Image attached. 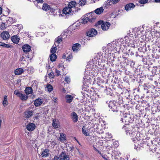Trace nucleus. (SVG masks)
<instances>
[{
  "instance_id": "nucleus-1",
  "label": "nucleus",
  "mask_w": 160,
  "mask_h": 160,
  "mask_svg": "<svg viewBox=\"0 0 160 160\" xmlns=\"http://www.w3.org/2000/svg\"><path fill=\"white\" fill-rule=\"evenodd\" d=\"M97 16L93 12L88 13L85 15L83 18L80 20L79 23L81 22L83 24H86L88 22H93L95 21Z\"/></svg>"
},
{
  "instance_id": "nucleus-2",
  "label": "nucleus",
  "mask_w": 160,
  "mask_h": 160,
  "mask_svg": "<svg viewBox=\"0 0 160 160\" xmlns=\"http://www.w3.org/2000/svg\"><path fill=\"white\" fill-rule=\"evenodd\" d=\"M100 59H98L97 57H95L92 59V60L88 62L90 68L93 71L96 70L98 66L99 65V62Z\"/></svg>"
},
{
  "instance_id": "nucleus-3",
  "label": "nucleus",
  "mask_w": 160,
  "mask_h": 160,
  "mask_svg": "<svg viewBox=\"0 0 160 160\" xmlns=\"http://www.w3.org/2000/svg\"><path fill=\"white\" fill-rule=\"evenodd\" d=\"M108 107L110 108V110L113 112H117L119 110L120 105L114 101H110L108 104Z\"/></svg>"
},
{
  "instance_id": "nucleus-4",
  "label": "nucleus",
  "mask_w": 160,
  "mask_h": 160,
  "mask_svg": "<svg viewBox=\"0 0 160 160\" xmlns=\"http://www.w3.org/2000/svg\"><path fill=\"white\" fill-rule=\"evenodd\" d=\"M116 45L113 44H109L107 45V48L106 49L105 51V54L108 53V55L109 54H110L111 53L113 52H115L117 50L116 48Z\"/></svg>"
},
{
  "instance_id": "nucleus-5",
  "label": "nucleus",
  "mask_w": 160,
  "mask_h": 160,
  "mask_svg": "<svg viewBox=\"0 0 160 160\" xmlns=\"http://www.w3.org/2000/svg\"><path fill=\"white\" fill-rule=\"evenodd\" d=\"M122 122H125L126 124H128L129 123H132L133 121V118L129 114L124 115L123 117L122 118Z\"/></svg>"
},
{
  "instance_id": "nucleus-6",
  "label": "nucleus",
  "mask_w": 160,
  "mask_h": 160,
  "mask_svg": "<svg viewBox=\"0 0 160 160\" xmlns=\"http://www.w3.org/2000/svg\"><path fill=\"white\" fill-rule=\"evenodd\" d=\"M122 129L125 131L127 135H129L132 138L135 137L136 135V132L134 129H133L131 131H130L126 126H123Z\"/></svg>"
},
{
  "instance_id": "nucleus-7",
  "label": "nucleus",
  "mask_w": 160,
  "mask_h": 160,
  "mask_svg": "<svg viewBox=\"0 0 160 160\" xmlns=\"http://www.w3.org/2000/svg\"><path fill=\"white\" fill-rule=\"evenodd\" d=\"M69 158L64 152H62L59 156H55L53 160H69Z\"/></svg>"
},
{
  "instance_id": "nucleus-8",
  "label": "nucleus",
  "mask_w": 160,
  "mask_h": 160,
  "mask_svg": "<svg viewBox=\"0 0 160 160\" xmlns=\"http://www.w3.org/2000/svg\"><path fill=\"white\" fill-rule=\"evenodd\" d=\"M56 7H52L51 6H50L47 4H44L43 5L42 9L45 11H49L52 13H54L56 11Z\"/></svg>"
},
{
  "instance_id": "nucleus-9",
  "label": "nucleus",
  "mask_w": 160,
  "mask_h": 160,
  "mask_svg": "<svg viewBox=\"0 0 160 160\" xmlns=\"http://www.w3.org/2000/svg\"><path fill=\"white\" fill-rule=\"evenodd\" d=\"M68 7H70L72 10V12H76L78 10H80V8L78 9L76 7V2L75 1H71L69 2L68 5Z\"/></svg>"
},
{
  "instance_id": "nucleus-10",
  "label": "nucleus",
  "mask_w": 160,
  "mask_h": 160,
  "mask_svg": "<svg viewBox=\"0 0 160 160\" xmlns=\"http://www.w3.org/2000/svg\"><path fill=\"white\" fill-rule=\"evenodd\" d=\"M97 34V31L94 28H92L89 29L87 32V35L91 37H94Z\"/></svg>"
},
{
  "instance_id": "nucleus-11",
  "label": "nucleus",
  "mask_w": 160,
  "mask_h": 160,
  "mask_svg": "<svg viewBox=\"0 0 160 160\" xmlns=\"http://www.w3.org/2000/svg\"><path fill=\"white\" fill-rule=\"evenodd\" d=\"M111 25L110 22H102L101 27L102 30L104 31L107 30Z\"/></svg>"
},
{
  "instance_id": "nucleus-12",
  "label": "nucleus",
  "mask_w": 160,
  "mask_h": 160,
  "mask_svg": "<svg viewBox=\"0 0 160 160\" xmlns=\"http://www.w3.org/2000/svg\"><path fill=\"white\" fill-rule=\"evenodd\" d=\"M63 13L65 14H70L73 15L74 13V12H72V9L68 6L64 8L63 10Z\"/></svg>"
},
{
  "instance_id": "nucleus-13",
  "label": "nucleus",
  "mask_w": 160,
  "mask_h": 160,
  "mask_svg": "<svg viewBox=\"0 0 160 160\" xmlns=\"http://www.w3.org/2000/svg\"><path fill=\"white\" fill-rule=\"evenodd\" d=\"M133 35L132 34H129L125 37L123 40L124 41L125 43L128 45L131 42L132 39Z\"/></svg>"
},
{
  "instance_id": "nucleus-14",
  "label": "nucleus",
  "mask_w": 160,
  "mask_h": 160,
  "mask_svg": "<svg viewBox=\"0 0 160 160\" xmlns=\"http://www.w3.org/2000/svg\"><path fill=\"white\" fill-rule=\"evenodd\" d=\"M135 6V5L132 3H130L127 4L125 6V9L127 11L133 9Z\"/></svg>"
},
{
  "instance_id": "nucleus-15",
  "label": "nucleus",
  "mask_w": 160,
  "mask_h": 160,
  "mask_svg": "<svg viewBox=\"0 0 160 160\" xmlns=\"http://www.w3.org/2000/svg\"><path fill=\"white\" fill-rule=\"evenodd\" d=\"M1 37L3 40H7L10 37V35L8 32H3L1 34Z\"/></svg>"
},
{
  "instance_id": "nucleus-16",
  "label": "nucleus",
  "mask_w": 160,
  "mask_h": 160,
  "mask_svg": "<svg viewBox=\"0 0 160 160\" xmlns=\"http://www.w3.org/2000/svg\"><path fill=\"white\" fill-rule=\"evenodd\" d=\"M81 45L79 43H76L73 44L72 47V49L73 52H77L81 48Z\"/></svg>"
},
{
  "instance_id": "nucleus-17",
  "label": "nucleus",
  "mask_w": 160,
  "mask_h": 160,
  "mask_svg": "<svg viewBox=\"0 0 160 160\" xmlns=\"http://www.w3.org/2000/svg\"><path fill=\"white\" fill-rule=\"evenodd\" d=\"M52 125L55 129L59 128L60 127L59 121L56 119H53L52 120Z\"/></svg>"
},
{
  "instance_id": "nucleus-18",
  "label": "nucleus",
  "mask_w": 160,
  "mask_h": 160,
  "mask_svg": "<svg viewBox=\"0 0 160 160\" xmlns=\"http://www.w3.org/2000/svg\"><path fill=\"white\" fill-rule=\"evenodd\" d=\"M33 115V112L32 111L28 110L24 112V117L28 118L32 117Z\"/></svg>"
},
{
  "instance_id": "nucleus-19",
  "label": "nucleus",
  "mask_w": 160,
  "mask_h": 160,
  "mask_svg": "<svg viewBox=\"0 0 160 160\" xmlns=\"http://www.w3.org/2000/svg\"><path fill=\"white\" fill-rule=\"evenodd\" d=\"M35 128V125L33 123H29L27 126L26 128L29 131H33Z\"/></svg>"
},
{
  "instance_id": "nucleus-20",
  "label": "nucleus",
  "mask_w": 160,
  "mask_h": 160,
  "mask_svg": "<svg viewBox=\"0 0 160 160\" xmlns=\"http://www.w3.org/2000/svg\"><path fill=\"white\" fill-rule=\"evenodd\" d=\"M71 116L73 122H77L78 120L77 114L75 112H73L71 114Z\"/></svg>"
},
{
  "instance_id": "nucleus-21",
  "label": "nucleus",
  "mask_w": 160,
  "mask_h": 160,
  "mask_svg": "<svg viewBox=\"0 0 160 160\" xmlns=\"http://www.w3.org/2000/svg\"><path fill=\"white\" fill-rule=\"evenodd\" d=\"M23 51L25 52H29L31 50V48L30 46L28 44L24 45L22 48Z\"/></svg>"
},
{
  "instance_id": "nucleus-22",
  "label": "nucleus",
  "mask_w": 160,
  "mask_h": 160,
  "mask_svg": "<svg viewBox=\"0 0 160 160\" xmlns=\"http://www.w3.org/2000/svg\"><path fill=\"white\" fill-rule=\"evenodd\" d=\"M104 11V9L103 7H101L100 8L96 9L95 11L94 12H93L96 15L97 14H100L102 13ZM96 16L97 15H96Z\"/></svg>"
},
{
  "instance_id": "nucleus-23",
  "label": "nucleus",
  "mask_w": 160,
  "mask_h": 160,
  "mask_svg": "<svg viewBox=\"0 0 160 160\" xmlns=\"http://www.w3.org/2000/svg\"><path fill=\"white\" fill-rule=\"evenodd\" d=\"M65 99L66 100V102L68 103H70L71 102L73 98V97L70 95H67L65 96Z\"/></svg>"
},
{
  "instance_id": "nucleus-24",
  "label": "nucleus",
  "mask_w": 160,
  "mask_h": 160,
  "mask_svg": "<svg viewBox=\"0 0 160 160\" xmlns=\"http://www.w3.org/2000/svg\"><path fill=\"white\" fill-rule=\"evenodd\" d=\"M49 151L48 149H46L42 152L41 155L43 157H47L48 156Z\"/></svg>"
},
{
  "instance_id": "nucleus-25",
  "label": "nucleus",
  "mask_w": 160,
  "mask_h": 160,
  "mask_svg": "<svg viewBox=\"0 0 160 160\" xmlns=\"http://www.w3.org/2000/svg\"><path fill=\"white\" fill-rule=\"evenodd\" d=\"M42 103V99L38 98L36 99L34 102V104L35 106H39Z\"/></svg>"
},
{
  "instance_id": "nucleus-26",
  "label": "nucleus",
  "mask_w": 160,
  "mask_h": 160,
  "mask_svg": "<svg viewBox=\"0 0 160 160\" xmlns=\"http://www.w3.org/2000/svg\"><path fill=\"white\" fill-rule=\"evenodd\" d=\"M18 97L22 101H26L28 98L27 95L22 94L21 93H20Z\"/></svg>"
},
{
  "instance_id": "nucleus-27",
  "label": "nucleus",
  "mask_w": 160,
  "mask_h": 160,
  "mask_svg": "<svg viewBox=\"0 0 160 160\" xmlns=\"http://www.w3.org/2000/svg\"><path fill=\"white\" fill-rule=\"evenodd\" d=\"M25 92L27 95L31 94L32 92V88L31 87L26 88L25 90Z\"/></svg>"
},
{
  "instance_id": "nucleus-28",
  "label": "nucleus",
  "mask_w": 160,
  "mask_h": 160,
  "mask_svg": "<svg viewBox=\"0 0 160 160\" xmlns=\"http://www.w3.org/2000/svg\"><path fill=\"white\" fill-rule=\"evenodd\" d=\"M11 39L12 42L15 43H17L19 42V38L17 36H12Z\"/></svg>"
},
{
  "instance_id": "nucleus-29",
  "label": "nucleus",
  "mask_w": 160,
  "mask_h": 160,
  "mask_svg": "<svg viewBox=\"0 0 160 160\" xmlns=\"http://www.w3.org/2000/svg\"><path fill=\"white\" fill-rule=\"evenodd\" d=\"M94 130L96 131V132H97V133L101 134L103 133V131L102 129H99L97 125H95L94 126Z\"/></svg>"
},
{
  "instance_id": "nucleus-30",
  "label": "nucleus",
  "mask_w": 160,
  "mask_h": 160,
  "mask_svg": "<svg viewBox=\"0 0 160 160\" xmlns=\"http://www.w3.org/2000/svg\"><path fill=\"white\" fill-rule=\"evenodd\" d=\"M23 72V70L22 68H18L14 71V73L15 75H19L21 74Z\"/></svg>"
},
{
  "instance_id": "nucleus-31",
  "label": "nucleus",
  "mask_w": 160,
  "mask_h": 160,
  "mask_svg": "<svg viewBox=\"0 0 160 160\" xmlns=\"http://www.w3.org/2000/svg\"><path fill=\"white\" fill-rule=\"evenodd\" d=\"M62 37H61V36H59L57 38H56L55 39V42L58 44L60 43L62 41Z\"/></svg>"
},
{
  "instance_id": "nucleus-32",
  "label": "nucleus",
  "mask_w": 160,
  "mask_h": 160,
  "mask_svg": "<svg viewBox=\"0 0 160 160\" xmlns=\"http://www.w3.org/2000/svg\"><path fill=\"white\" fill-rule=\"evenodd\" d=\"M56 55L54 53H52L50 56V60L52 61H54L57 58Z\"/></svg>"
},
{
  "instance_id": "nucleus-33",
  "label": "nucleus",
  "mask_w": 160,
  "mask_h": 160,
  "mask_svg": "<svg viewBox=\"0 0 160 160\" xmlns=\"http://www.w3.org/2000/svg\"><path fill=\"white\" fill-rule=\"evenodd\" d=\"M3 105L5 107L8 104V98L7 96H5L4 97L3 101L2 103Z\"/></svg>"
},
{
  "instance_id": "nucleus-34",
  "label": "nucleus",
  "mask_w": 160,
  "mask_h": 160,
  "mask_svg": "<svg viewBox=\"0 0 160 160\" xmlns=\"http://www.w3.org/2000/svg\"><path fill=\"white\" fill-rule=\"evenodd\" d=\"M59 139L61 141L64 142L66 140L65 135L63 133H60Z\"/></svg>"
},
{
  "instance_id": "nucleus-35",
  "label": "nucleus",
  "mask_w": 160,
  "mask_h": 160,
  "mask_svg": "<svg viewBox=\"0 0 160 160\" xmlns=\"http://www.w3.org/2000/svg\"><path fill=\"white\" fill-rule=\"evenodd\" d=\"M82 132L83 133L85 136H88L89 135V133L88 132V129L86 128H85V127H83L82 128Z\"/></svg>"
},
{
  "instance_id": "nucleus-36",
  "label": "nucleus",
  "mask_w": 160,
  "mask_h": 160,
  "mask_svg": "<svg viewBox=\"0 0 160 160\" xmlns=\"http://www.w3.org/2000/svg\"><path fill=\"white\" fill-rule=\"evenodd\" d=\"M0 46H2L3 48H10L11 46L10 45L7 44L0 42Z\"/></svg>"
},
{
  "instance_id": "nucleus-37",
  "label": "nucleus",
  "mask_w": 160,
  "mask_h": 160,
  "mask_svg": "<svg viewBox=\"0 0 160 160\" xmlns=\"http://www.w3.org/2000/svg\"><path fill=\"white\" fill-rule=\"evenodd\" d=\"M80 23L79 24L78 23L77 24L78 25H77L76 23H75L74 24H73L72 26H71L69 28L70 29H71V31L72 30L73 31V30H75L76 28H78V27H79V26L80 25Z\"/></svg>"
},
{
  "instance_id": "nucleus-38",
  "label": "nucleus",
  "mask_w": 160,
  "mask_h": 160,
  "mask_svg": "<svg viewBox=\"0 0 160 160\" xmlns=\"http://www.w3.org/2000/svg\"><path fill=\"white\" fill-rule=\"evenodd\" d=\"M112 4L111 0H108L106 2L105 4V7L107 8H108L110 6H112Z\"/></svg>"
},
{
  "instance_id": "nucleus-39",
  "label": "nucleus",
  "mask_w": 160,
  "mask_h": 160,
  "mask_svg": "<svg viewBox=\"0 0 160 160\" xmlns=\"http://www.w3.org/2000/svg\"><path fill=\"white\" fill-rule=\"evenodd\" d=\"M86 3V0H79L78 3L79 5L81 6H84L85 5Z\"/></svg>"
},
{
  "instance_id": "nucleus-40",
  "label": "nucleus",
  "mask_w": 160,
  "mask_h": 160,
  "mask_svg": "<svg viewBox=\"0 0 160 160\" xmlns=\"http://www.w3.org/2000/svg\"><path fill=\"white\" fill-rule=\"evenodd\" d=\"M67 34L68 33L67 32H64L62 33L60 36L63 38L62 39H65L67 37Z\"/></svg>"
},
{
  "instance_id": "nucleus-41",
  "label": "nucleus",
  "mask_w": 160,
  "mask_h": 160,
  "mask_svg": "<svg viewBox=\"0 0 160 160\" xmlns=\"http://www.w3.org/2000/svg\"><path fill=\"white\" fill-rule=\"evenodd\" d=\"M58 69L61 70H62V71H64V66L63 65L62 63H60L58 65Z\"/></svg>"
},
{
  "instance_id": "nucleus-42",
  "label": "nucleus",
  "mask_w": 160,
  "mask_h": 160,
  "mask_svg": "<svg viewBox=\"0 0 160 160\" xmlns=\"http://www.w3.org/2000/svg\"><path fill=\"white\" fill-rule=\"evenodd\" d=\"M57 50L56 45H55V46H53L51 49V52L52 53H54Z\"/></svg>"
},
{
  "instance_id": "nucleus-43",
  "label": "nucleus",
  "mask_w": 160,
  "mask_h": 160,
  "mask_svg": "<svg viewBox=\"0 0 160 160\" xmlns=\"http://www.w3.org/2000/svg\"><path fill=\"white\" fill-rule=\"evenodd\" d=\"M47 87L48 91L49 92H51L53 89L52 86L50 84H48Z\"/></svg>"
},
{
  "instance_id": "nucleus-44",
  "label": "nucleus",
  "mask_w": 160,
  "mask_h": 160,
  "mask_svg": "<svg viewBox=\"0 0 160 160\" xmlns=\"http://www.w3.org/2000/svg\"><path fill=\"white\" fill-rule=\"evenodd\" d=\"M128 46H130L134 48L135 47V45H134V42L132 40L131 42L130 43L128 44L127 45Z\"/></svg>"
},
{
  "instance_id": "nucleus-45",
  "label": "nucleus",
  "mask_w": 160,
  "mask_h": 160,
  "mask_svg": "<svg viewBox=\"0 0 160 160\" xmlns=\"http://www.w3.org/2000/svg\"><path fill=\"white\" fill-rule=\"evenodd\" d=\"M148 0H139V2L141 4H144L147 3Z\"/></svg>"
},
{
  "instance_id": "nucleus-46",
  "label": "nucleus",
  "mask_w": 160,
  "mask_h": 160,
  "mask_svg": "<svg viewBox=\"0 0 160 160\" xmlns=\"http://www.w3.org/2000/svg\"><path fill=\"white\" fill-rule=\"evenodd\" d=\"M64 80L65 82H66L67 83H69L70 82V78H69L68 77H66Z\"/></svg>"
},
{
  "instance_id": "nucleus-47",
  "label": "nucleus",
  "mask_w": 160,
  "mask_h": 160,
  "mask_svg": "<svg viewBox=\"0 0 160 160\" xmlns=\"http://www.w3.org/2000/svg\"><path fill=\"white\" fill-rule=\"evenodd\" d=\"M14 93L15 94L17 95V96L18 97L21 92H19L18 90H16L14 91Z\"/></svg>"
},
{
  "instance_id": "nucleus-48",
  "label": "nucleus",
  "mask_w": 160,
  "mask_h": 160,
  "mask_svg": "<svg viewBox=\"0 0 160 160\" xmlns=\"http://www.w3.org/2000/svg\"><path fill=\"white\" fill-rule=\"evenodd\" d=\"M120 0H111L112 4H114L118 3Z\"/></svg>"
},
{
  "instance_id": "nucleus-49",
  "label": "nucleus",
  "mask_w": 160,
  "mask_h": 160,
  "mask_svg": "<svg viewBox=\"0 0 160 160\" xmlns=\"http://www.w3.org/2000/svg\"><path fill=\"white\" fill-rule=\"evenodd\" d=\"M55 72L57 76H59L60 75V71L59 70H58L56 69H55Z\"/></svg>"
},
{
  "instance_id": "nucleus-50",
  "label": "nucleus",
  "mask_w": 160,
  "mask_h": 160,
  "mask_svg": "<svg viewBox=\"0 0 160 160\" xmlns=\"http://www.w3.org/2000/svg\"><path fill=\"white\" fill-rule=\"evenodd\" d=\"M48 75L50 78H53L54 76V73L53 72H51Z\"/></svg>"
},
{
  "instance_id": "nucleus-51",
  "label": "nucleus",
  "mask_w": 160,
  "mask_h": 160,
  "mask_svg": "<svg viewBox=\"0 0 160 160\" xmlns=\"http://www.w3.org/2000/svg\"><path fill=\"white\" fill-rule=\"evenodd\" d=\"M114 154L116 156H119V155L121 154V153L119 152L115 151Z\"/></svg>"
},
{
  "instance_id": "nucleus-52",
  "label": "nucleus",
  "mask_w": 160,
  "mask_h": 160,
  "mask_svg": "<svg viewBox=\"0 0 160 160\" xmlns=\"http://www.w3.org/2000/svg\"><path fill=\"white\" fill-rule=\"evenodd\" d=\"M57 98L56 97H54L52 99V101L55 102L56 103L57 101Z\"/></svg>"
},
{
  "instance_id": "nucleus-53",
  "label": "nucleus",
  "mask_w": 160,
  "mask_h": 160,
  "mask_svg": "<svg viewBox=\"0 0 160 160\" xmlns=\"http://www.w3.org/2000/svg\"><path fill=\"white\" fill-rule=\"evenodd\" d=\"M1 28H2L3 29H4V28H6V27L5 26V24L2 23V24L1 25Z\"/></svg>"
},
{
  "instance_id": "nucleus-54",
  "label": "nucleus",
  "mask_w": 160,
  "mask_h": 160,
  "mask_svg": "<svg viewBox=\"0 0 160 160\" xmlns=\"http://www.w3.org/2000/svg\"><path fill=\"white\" fill-rule=\"evenodd\" d=\"M72 58V55H69L68 56L67 59L68 60L69 59H71Z\"/></svg>"
},
{
  "instance_id": "nucleus-55",
  "label": "nucleus",
  "mask_w": 160,
  "mask_h": 160,
  "mask_svg": "<svg viewBox=\"0 0 160 160\" xmlns=\"http://www.w3.org/2000/svg\"><path fill=\"white\" fill-rule=\"evenodd\" d=\"M38 3H42L43 2V0H36Z\"/></svg>"
},
{
  "instance_id": "nucleus-56",
  "label": "nucleus",
  "mask_w": 160,
  "mask_h": 160,
  "mask_svg": "<svg viewBox=\"0 0 160 160\" xmlns=\"http://www.w3.org/2000/svg\"><path fill=\"white\" fill-rule=\"evenodd\" d=\"M25 57L24 56H22L21 58V60L22 61H25Z\"/></svg>"
},
{
  "instance_id": "nucleus-57",
  "label": "nucleus",
  "mask_w": 160,
  "mask_h": 160,
  "mask_svg": "<svg viewBox=\"0 0 160 160\" xmlns=\"http://www.w3.org/2000/svg\"><path fill=\"white\" fill-rule=\"evenodd\" d=\"M154 1L156 2H160V0H154Z\"/></svg>"
},
{
  "instance_id": "nucleus-58",
  "label": "nucleus",
  "mask_w": 160,
  "mask_h": 160,
  "mask_svg": "<svg viewBox=\"0 0 160 160\" xmlns=\"http://www.w3.org/2000/svg\"><path fill=\"white\" fill-rule=\"evenodd\" d=\"M94 148L95 149V150L96 151H97L98 152V153H99V152H100L98 150H97V148H95V147H94Z\"/></svg>"
},
{
  "instance_id": "nucleus-59",
  "label": "nucleus",
  "mask_w": 160,
  "mask_h": 160,
  "mask_svg": "<svg viewBox=\"0 0 160 160\" xmlns=\"http://www.w3.org/2000/svg\"><path fill=\"white\" fill-rule=\"evenodd\" d=\"M2 8L1 7H0V15L2 13Z\"/></svg>"
},
{
  "instance_id": "nucleus-60",
  "label": "nucleus",
  "mask_w": 160,
  "mask_h": 160,
  "mask_svg": "<svg viewBox=\"0 0 160 160\" xmlns=\"http://www.w3.org/2000/svg\"><path fill=\"white\" fill-rule=\"evenodd\" d=\"M66 57V56L65 55H63L62 56V58H65Z\"/></svg>"
},
{
  "instance_id": "nucleus-61",
  "label": "nucleus",
  "mask_w": 160,
  "mask_h": 160,
  "mask_svg": "<svg viewBox=\"0 0 160 160\" xmlns=\"http://www.w3.org/2000/svg\"><path fill=\"white\" fill-rule=\"evenodd\" d=\"M9 19L10 20H12V18H9Z\"/></svg>"
},
{
  "instance_id": "nucleus-62",
  "label": "nucleus",
  "mask_w": 160,
  "mask_h": 160,
  "mask_svg": "<svg viewBox=\"0 0 160 160\" xmlns=\"http://www.w3.org/2000/svg\"><path fill=\"white\" fill-rule=\"evenodd\" d=\"M135 147H134V148H135V149H137V147H136V145H135Z\"/></svg>"
},
{
  "instance_id": "nucleus-63",
  "label": "nucleus",
  "mask_w": 160,
  "mask_h": 160,
  "mask_svg": "<svg viewBox=\"0 0 160 160\" xmlns=\"http://www.w3.org/2000/svg\"><path fill=\"white\" fill-rule=\"evenodd\" d=\"M132 139H133V142H134L135 141V139H134V138H132Z\"/></svg>"
},
{
  "instance_id": "nucleus-64",
  "label": "nucleus",
  "mask_w": 160,
  "mask_h": 160,
  "mask_svg": "<svg viewBox=\"0 0 160 160\" xmlns=\"http://www.w3.org/2000/svg\"><path fill=\"white\" fill-rule=\"evenodd\" d=\"M104 159L106 160V159H107L106 158L104 157Z\"/></svg>"
}]
</instances>
